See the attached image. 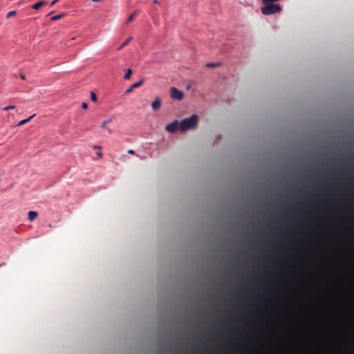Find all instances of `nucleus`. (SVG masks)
Returning <instances> with one entry per match:
<instances>
[{"label":"nucleus","mask_w":354,"mask_h":354,"mask_svg":"<svg viewBox=\"0 0 354 354\" xmlns=\"http://www.w3.org/2000/svg\"><path fill=\"white\" fill-rule=\"evenodd\" d=\"M198 118L197 115H192L191 117L183 120L180 123V129L185 132L189 129H194L197 127Z\"/></svg>","instance_id":"1"},{"label":"nucleus","mask_w":354,"mask_h":354,"mask_svg":"<svg viewBox=\"0 0 354 354\" xmlns=\"http://www.w3.org/2000/svg\"><path fill=\"white\" fill-rule=\"evenodd\" d=\"M266 6L261 8L262 13L265 15L275 14L281 11V8L279 4L272 3H265Z\"/></svg>","instance_id":"2"},{"label":"nucleus","mask_w":354,"mask_h":354,"mask_svg":"<svg viewBox=\"0 0 354 354\" xmlns=\"http://www.w3.org/2000/svg\"><path fill=\"white\" fill-rule=\"evenodd\" d=\"M170 95L171 98L177 100H181L184 97L183 93L175 87L171 88Z\"/></svg>","instance_id":"3"},{"label":"nucleus","mask_w":354,"mask_h":354,"mask_svg":"<svg viewBox=\"0 0 354 354\" xmlns=\"http://www.w3.org/2000/svg\"><path fill=\"white\" fill-rule=\"evenodd\" d=\"M178 127L180 128V124L177 120H175L166 126V130L169 133H174Z\"/></svg>","instance_id":"4"},{"label":"nucleus","mask_w":354,"mask_h":354,"mask_svg":"<svg viewBox=\"0 0 354 354\" xmlns=\"http://www.w3.org/2000/svg\"><path fill=\"white\" fill-rule=\"evenodd\" d=\"M144 82V80H140L139 82H136L134 84H133L126 91H125V93L126 94H129L130 93H131L133 91V90L134 88H139L140 86H141L142 85Z\"/></svg>","instance_id":"5"},{"label":"nucleus","mask_w":354,"mask_h":354,"mask_svg":"<svg viewBox=\"0 0 354 354\" xmlns=\"http://www.w3.org/2000/svg\"><path fill=\"white\" fill-rule=\"evenodd\" d=\"M161 105V101L159 97H156L151 104V107L153 110H158L160 109Z\"/></svg>","instance_id":"6"},{"label":"nucleus","mask_w":354,"mask_h":354,"mask_svg":"<svg viewBox=\"0 0 354 354\" xmlns=\"http://www.w3.org/2000/svg\"><path fill=\"white\" fill-rule=\"evenodd\" d=\"M37 216H38V214L37 212L30 211L28 212V219L30 221H34L37 218Z\"/></svg>","instance_id":"7"},{"label":"nucleus","mask_w":354,"mask_h":354,"mask_svg":"<svg viewBox=\"0 0 354 354\" xmlns=\"http://www.w3.org/2000/svg\"><path fill=\"white\" fill-rule=\"evenodd\" d=\"M47 3L46 1H38L36 3H35L34 5L32 6V8L35 9V10H37L39 9L41 6L43 5H46Z\"/></svg>","instance_id":"8"},{"label":"nucleus","mask_w":354,"mask_h":354,"mask_svg":"<svg viewBox=\"0 0 354 354\" xmlns=\"http://www.w3.org/2000/svg\"><path fill=\"white\" fill-rule=\"evenodd\" d=\"M35 116V114H33L32 115L30 116L28 118L23 120H21L19 122L18 126H21V125L25 124L26 123L28 122Z\"/></svg>","instance_id":"9"},{"label":"nucleus","mask_w":354,"mask_h":354,"mask_svg":"<svg viewBox=\"0 0 354 354\" xmlns=\"http://www.w3.org/2000/svg\"><path fill=\"white\" fill-rule=\"evenodd\" d=\"M221 65L219 62H214V63H208L206 64V67L207 68H216Z\"/></svg>","instance_id":"10"},{"label":"nucleus","mask_w":354,"mask_h":354,"mask_svg":"<svg viewBox=\"0 0 354 354\" xmlns=\"http://www.w3.org/2000/svg\"><path fill=\"white\" fill-rule=\"evenodd\" d=\"M112 121H113V118H109L108 120H106L103 121L102 123V125H101V128H102V129L105 128L106 126L108 124L111 123Z\"/></svg>","instance_id":"11"},{"label":"nucleus","mask_w":354,"mask_h":354,"mask_svg":"<svg viewBox=\"0 0 354 354\" xmlns=\"http://www.w3.org/2000/svg\"><path fill=\"white\" fill-rule=\"evenodd\" d=\"M131 74H132V71H131V69H129H129L127 71V73H126V74L124 75V78L125 80H129V79H130V77H131Z\"/></svg>","instance_id":"12"},{"label":"nucleus","mask_w":354,"mask_h":354,"mask_svg":"<svg viewBox=\"0 0 354 354\" xmlns=\"http://www.w3.org/2000/svg\"><path fill=\"white\" fill-rule=\"evenodd\" d=\"M91 100L93 102H96L97 100V95L93 91L91 92Z\"/></svg>","instance_id":"13"},{"label":"nucleus","mask_w":354,"mask_h":354,"mask_svg":"<svg viewBox=\"0 0 354 354\" xmlns=\"http://www.w3.org/2000/svg\"><path fill=\"white\" fill-rule=\"evenodd\" d=\"M63 16H64V15H57L52 17L50 18V20L51 21L58 20V19H61Z\"/></svg>","instance_id":"14"},{"label":"nucleus","mask_w":354,"mask_h":354,"mask_svg":"<svg viewBox=\"0 0 354 354\" xmlns=\"http://www.w3.org/2000/svg\"><path fill=\"white\" fill-rule=\"evenodd\" d=\"M135 15H136V12H133V13H132V14H131V15L128 17V19H127V23H129V22L132 21L134 19Z\"/></svg>","instance_id":"15"},{"label":"nucleus","mask_w":354,"mask_h":354,"mask_svg":"<svg viewBox=\"0 0 354 354\" xmlns=\"http://www.w3.org/2000/svg\"><path fill=\"white\" fill-rule=\"evenodd\" d=\"M133 41V37L132 36H131V37H129L125 41L122 43V44H128L131 43Z\"/></svg>","instance_id":"16"},{"label":"nucleus","mask_w":354,"mask_h":354,"mask_svg":"<svg viewBox=\"0 0 354 354\" xmlns=\"http://www.w3.org/2000/svg\"><path fill=\"white\" fill-rule=\"evenodd\" d=\"M16 13H17V12H16V11H15V10L10 11V12H8V14H7V16H6V17H7V18H10V17H12L15 16V15H16Z\"/></svg>","instance_id":"17"},{"label":"nucleus","mask_w":354,"mask_h":354,"mask_svg":"<svg viewBox=\"0 0 354 354\" xmlns=\"http://www.w3.org/2000/svg\"><path fill=\"white\" fill-rule=\"evenodd\" d=\"M15 105H10V106H6L3 109V111H9V110H11V109H15Z\"/></svg>","instance_id":"18"},{"label":"nucleus","mask_w":354,"mask_h":354,"mask_svg":"<svg viewBox=\"0 0 354 354\" xmlns=\"http://www.w3.org/2000/svg\"><path fill=\"white\" fill-rule=\"evenodd\" d=\"M82 107L84 109H86L88 108V104L86 103V102H83L82 104Z\"/></svg>","instance_id":"19"},{"label":"nucleus","mask_w":354,"mask_h":354,"mask_svg":"<svg viewBox=\"0 0 354 354\" xmlns=\"http://www.w3.org/2000/svg\"><path fill=\"white\" fill-rule=\"evenodd\" d=\"M59 0H53L51 3H50V6H54Z\"/></svg>","instance_id":"20"},{"label":"nucleus","mask_w":354,"mask_h":354,"mask_svg":"<svg viewBox=\"0 0 354 354\" xmlns=\"http://www.w3.org/2000/svg\"><path fill=\"white\" fill-rule=\"evenodd\" d=\"M127 152H128L129 153H131V154H134V153H135V151H134L133 149H129V150L127 151Z\"/></svg>","instance_id":"21"},{"label":"nucleus","mask_w":354,"mask_h":354,"mask_svg":"<svg viewBox=\"0 0 354 354\" xmlns=\"http://www.w3.org/2000/svg\"><path fill=\"white\" fill-rule=\"evenodd\" d=\"M107 131H108V133H109V134L113 133V130H112V129H109V128H107Z\"/></svg>","instance_id":"22"},{"label":"nucleus","mask_w":354,"mask_h":354,"mask_svg":"<svg viewBox=\"0 0 354 354\" xmlns=\"http://www.w3.org/2000/svg\"><path fill=\"white\" fill-rule=\"evenodd\" d=\"M19 77H20V78H21V80H25V76H24V75H23V74H20V75H19Z\"/></svg>","instance_id":"23"},{"label":"nucleus","mask_w":354,"mask_h":354,"mask_svg":"<svg viewBox=\"0 0 354 354\" xmlns=\"http://www.w3.org/2000/svg\"><path fill=\"white\" fill-rule=\"evenodd\" d=\"M97 155L100 158L102 156V153L101 152L97 153Z\"/></svg>","instance_id":"24"},{"label":"nucleus","mask_w":354,"mask_h":354,"mask_svg":"<svg viewBox=\"0 0 354 354\" xmlns=\"http://www.w3.org/2000/svg\"><path fill=\"white\" fill-rule=\"evenodd\" d=\"M153 2L156 4H159V2L158 0H153Z\"/></svg>","instance_id":"25"},{"label":"nucleus","mask_w":354,"mask_h":354,"mask_svg":"<svg viewBox=\"0 0 354 354\" xmlns=\"http://www.w3.org/2000/svg\"><path fill=\"white\" fill-rule=\"evenodd\" d=\"M95 149H101V147L95 145L93 147Z\"/></svg>","instance_id":"26"}]
</instances>
